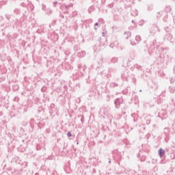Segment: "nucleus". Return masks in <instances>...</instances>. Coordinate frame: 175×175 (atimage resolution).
Segmentation results:
<instances>
[{"instance_id":"412c9836","label":"nucleus","mask_w":175,"mask_h":175,"mask_svg":"<svg viewBox=\"0 0 175 175\" xmlns=\"http://www.w3.org/2000/svg\"><path fill=\"white\" fill-rule=\"evenodd\" d=\"M113 6H114L113 3H111V4L108 5V8H113Z\"/></svg>"},{"instance_id":"39448f33","label":"nucleus","mask_w":175,"mask_h":175,"mask_svg":"<svg viewBox=\"0 0 175 175\" xmlns=\"http://www.w3.org/2000/svg\"><path fill=\"white\" fill-rule=\"evenodd\" d=\"M129 77V74L128 73V70H125L122 73V77L123 79H128Z\"/></svg>"},{"instance_id":"7ed1b4c3","label":"nucleus","mask_w":175,"mask_h":175,"mask_svg":"<svg viewBox=\"0 0 175 175\" xmlns=\"http://www.w3.org/2000/svg\"><path fill=\"white\" fill-rule=\"evenodd\" d=\"M159 155L160 158H163V157H165V150L160 148L159 150Z\"/></svg>"},{"instance_id":"2f4dec72","label":"nucleus","mask_w":175,"mask_h":175,"mask_svg":"<svg viewBox=\"0 0 175 175\" xmlns=\"http://www.w3.org/2000/svg\"><path fill=\"white\" fill-rule=\"evenodd\" d=\"M111 163V161L109 160V163Z\"/></svg>"},{"instance_id":"aec40b11","label":"nucleus","mask_w":175,"mask_h":175,"mask_svg":"<svg viewBox=\"0 0 175 175\" xmlns=\"http://www.w3.org/2000/svg\"><path fill=\"white\" fill-rule=\"evenodd\" d=\"M131 46H136V44H137L136 42H133L132 41H131Z\"/></svg>"},{"instance_id":"6e6552de","label":"nucleus","mask_w":175,"mask_h":175,"mask_svg":"<svg viewBox=\"0 0 175 175\" xmlns=\"http://www.w3.org/2000/svg\"><path fill=\"white\" fill-rule=\"evenodd\" d=\"M78 68L79 69V70H81V69H83V72L85 71V69H87V66H81V64H79L78 65Z\"/></svg>"},{"instance_id":"c756f323","label":"nucleus","mask_w":175,"mask_h":175,"mask_svg":"<svg viewBox=\"0 0 175 175\" xmlns=\"http://www.w3.org/2000/svg\"><path fill=\"white\" fill-rule=\"evenodd\" d=\"M104 35H105V32H103V36H104Z\"/></svg>"},{"instance_id":"bb28decb","label":"nucleus","mask_w":175,"mask_h":175,"mask_svg":"<svg viewBox=\"0 0 175 175\" xmlns=\"http://www.w3.org/2000/svg\"><path fill=\"white\" fill-rule=\"evenodd\" d=\"M150 120H146V124L148 125L150 124Z\"/></svg>"},{"instance_id":"c85d7f7f","label":"nucleus","mask_w":175,"mask_h":175,"mask_svg":"<svg viewBox=\"0 0 175 175\" xmlns=\"http://www.w3.org/2000/svg\"><path fill=\"white\" fill-rule=\"evenodd\" d=\"M131 23H135V21H134V20H133V21H131Z\"/></svg>"},{"instance_id":"cd10ccee","label":"nucleus","mask_w":175,"mask_h":175,"mask_svg":"<svg viewBox=\"0 0 175 175\" xmlns=\"http://www.w3.org/2000/svg\"><path fill=\"white\" fill-rule=\"evenodd\" d=\"M84 55H85V53L83 52V57H84Z\"/></svg>"},{"instance_id":"9d476101","label":"nucleus","mask_w":175,"mask_h":175,"mask_svg":"<svg viewBox=\"0 0 175 175\" xmlns=\"http://www.w3.org/2000/svg\"><path fill=\"white\" fill-rule=\"evenodd\" d=\"M152 9H154V5L152 4H149L148 5V12H151V10H152Z\"/></svg>"},{"instance_id":"5701e85b","label":"nucleus","mask_w":175,"mask_h":175,"mask_svg":"<svg viewBox=\"0 0 175 175\" xmlns=\"http://www.w3.org/2000/svg\"><path fill=\"white\" fill-rule=\"evenodd\" d=\"M55 5H58V1H54L53 2V6L55 8Z\"/></svg>"},{"instance_id":"dca6fc26","label":"nucleus","mask_w":175,"mask_h":175,"mask_svg":"<svg viewBox=\"0 0 175 175\" xmlns=\"http://www.w3.org/2000/svg\"><path fill=\"white\" fill-rule=\"evenodd\" d=\"M117 61H118V59L114 57V58H112L111 59V62H113V64H116V62H117Z\"/></svg>"},{"instance_id":"6ab92c4d","label":"nucleus","mask_w":175,"mask_h":175,"mask_svg":"<svg viewBox=\"0 0 175 175\" xmlns=\"http://www.w3.org/2000/svg\"><path fill=\"white\" fill-rule=\"evenodd\" d=\"M170 92L172 93V94H174V89L173 88H170Z\"/></svg>"},{"instance_id":"393cba45","label":"nucleus","mask_w":175,"mask_h":175,"mask_svg":"<svg viewBox=\"0 0 175 175\" xmlns=\"http://www.w3.org/2000/svg\"><path fill=\"white\" fill-rule=\"evenodd\" d=\"M81 121L82 122H84V116H81Z\"/></svg>"},{"instance_id":"72a5a7b5","label":"nucleus","mask_w":175,"mask_h":175,"mask_svg":"<svg viewBox=\"0 0 175 175\" xmlns=\"http://www.w3.org/2000/svg\"><path fill=\"white\" fill-rule=\"evenodd\" d=\"M94 29H96V27H94Z\"/></svg>"},{"instance_id":"20e7f679","label":"nucleus","mask_w":175,"mask_h":175,"mask_svg":"<svg viewBox=\"0 0 175 175\" xmlns=\"http://www.w3.org/2000/svg\"><path fill=\"white\" fill-rule=\"evenodd\" d=\"M165 39L168 40V42H172V39H173V36L172 34L168 33L165 36Z\"/></svg>"},{"instance_id":"9b49d317","label":"nucleus","mask_w":175,"mask_h":175,"mask_svg":"<svg viewBox=\"0 0 175 175\" xmlns=\"http://www.w3.org/2000/svg\"><path fill=\"white\" fill-rule=\"evenodd\" d=\"M72 6H73V4L66 5L65 9H66V10H69L70 9V8H72Z\"/></svg>"},{"instance_id":"4468645a","label":"nucleus","mask_w":175,"mask_h":175,"mask_svg":"<svg viewBox=\"0 0 175 175\" xmlns=\"http://www.w3.org/2000/svg\"><path fill=\"white\" fill-rule=\"evenodd\" d=\"M170 10H172V8H170V6H166L165 8V12H170Z\"/></svg>"},{"instance_id":"4be33fe9","label":"nucleus","mask_w":175,"mask_h":175,"mask_svg":"<svg viewBox=\"0 0 175 175\" xmlns=\"http://www.w3.org/2000/svg\"><path fill=\"white\" fill-rule=\"evenodd\" d=\"M14 13L16 14H18V13H19V10H14Z\"/></svg>"},{"instance_id":"2eb2a0df","label":"nucleus","mask_w":175,"mask_h":175,"mask_svg":"<svg viewBox=\"0 0 175 175\" xmlns=\"http://www.w3.org/2000/svg\"><path fill=\"white\" fill-rule=\"evenodd\" d=\"M158 14H159V15H157V18H159L161 17V16H162V14H163V12H159Z\"/></svg>"},{"instance_id":"473e14b6","label":"nucleus","mask_w":175,"mask_h":175,"mask_svg":"<svg viewBox=\"0 0 175 175\" xmlns=\"http://www.w3.org/2000/svg\"><path fill=\"white\" fill-rule=\"evenodd\" d=\"M139 92H142V90H139Z\"/></svg>"},{"instance_id":"1a4fd4ad","label":"nucleus","mask_w":175,"mask_h":175,"mask_svg":"<svg viewBox=\"0 0 175 175\" xmlns=\"http://www.w3.org/2000/svg\"><path fill=\"white\" fill-rule=\"evenodd\" d=\"M154 49H155V46L154 45V44H150V48H148V53H151V51H152Z\"/></svg>"},{"instance_id":"f8f14e48","label":"nucleus","mask_w":175,"mask_h":175,"mask_svg":"<svg viewBox=\"0 0 175 175\" xmlns=\"http://www.w3.org/2000/svg\"><path fill=\"white\" fill-rule=\"evenodd\" d=\"M45 12L46 14H51V13H53V11H51V9L50 8H47Z\"/></svg>"},{"instance_id":"423d86ee","label":"nucleus","mask_w":175,"mask_h":175,"mask_svg":"<svg viewBox=\"0 0 175 175\" xmlns=\"http://www.w3.org/2000/svg\"><path fill=\"white\" fill-rule=\"evenodd\" d=\"M140 42H142V37H140V36H135V43L137 44H139V43H140Z\"/></svg>"},{"instance_id":"f257e3e1","label":"nucleus","mask_w":175,"mask_h":175,"mask_svg":"<svg viewBox=\"0 0 175 175\" xmlns=\"http://www.w3.org/2000/svg\"><path fill=\"white\" fill-rule=\"evenodd\" d=\"M149 87L154 91H157V90H158V83L152 81V83L149 85Z\"/></svg>"},{"instance_id":"b1692460","label":"nucleus","mask_w":175,"mask_h":175,"mask_svg":"<svg viewBox=\"0 0 175 175\" xmlns=\"http://www.w3.org/2000/svg\"><path fill=\"white\" fill-rule=\"evenodd\" d=\"M5 17L8 20L10 19V15L5 14Z\"/></svg>"},{"instance_id":"a878e982","label":"nucleus","mask_w":175,"mask_h":175,"mask_svg":"<svg viewBox=\"0 0 175 175\" xmlns=\"http://www.w3.org/2000/svg\"><path fill=\"white\" fill-rule=\"evenodd\" d=\"M94 25H95V27H96V26L99 25V23L97 22V23H96L94 24Z\"/></svg>"},{"instance_id":"0eeeda50","label":"nucleus","mask_w":175,"mask_h":175,"mask_svg":"<svg viewBox=\"0 0 175 175\" xmlns=\"http://www.w3.org/2000/svg\"><path fill=\"white\" fill-rule=\"evenodd\" d=\"M131 34L130 31H125L124 33V38H125V39H129V37H131Z\"/></svg>"},{"instance_id":"ddd939ff","label":"nucleus","mask_w":175,"mask_h":175,"mask_svg":"<svg viewBox=\"0 0 175 175\" xmlns=\"http://www.w3.org/2000/svg\"><path fill=\"white\" fill-rule=\"evenodd\" d=\"M138 14H139V11H137V10H135V12L132 14V16H134L135 17L136 16H138Z\"/></svg>"},{"instance_id":"7c9ffc66","label":"nucleus","mask_w":175,"mask_h":175,"mask_svg":"<svg viewBox=\"0 0 175 175\" xmlns=\"http://www.w3.org/2000/svg\"><path fill=\"white\" fill-rule=\"evenodd\" d=\"M104 35H105V32H103V36H104Z\"/></svg>"},{"instance_id":"a211bd4d","label":"nucleus","mask_w":175,"mask_h":175,"mask_svg":"<svg viewBox=\"0 0 175 175\" xmlns=\"http://www.w3.org/2000/svg\"><path fill=\"white\" fill-rule=\"evenodd\" d=\"M67 136H68V137H72V133L70 131H68L67 133Z\"/></svg>"},{"instance_id":"f3484780","label":"nucleus","mask_w":175,"mask_h":175,"mask_svg":"<svg viewBox=\"0 0 175 175\" xmlns=\"http://www.w3.org/2000/svg\"><path fill=\"white\" fill-rule=\"evenodd\" d=\"M42 10H44V12H46L47 8H46V5L44 4L42 5Z\"/></svg>"},{"instance_id":"f03ea898","label":"nucleus","mask_w":175,"mask_h":175,"mask_svg":"<svg viewBox=\"0 0 175 175\" xmlns=\"http://www.w3.org/2000/svg\"><path fill=\"white\" fill-rule=\"evenodd\" d=\"M114 105L116 106V109H120V107H121V99L120 98L115 99Z\"/></svg>"}]
</instances>
